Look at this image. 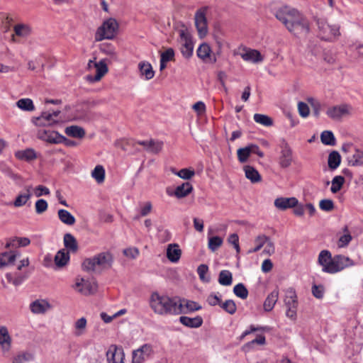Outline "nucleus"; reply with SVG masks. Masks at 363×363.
<instances>
[{
  "instance_id": "f03ea898",
  "label": "nucleus",
  "mask_w": 363,
  "mask_h": 363,
  "mask_svg": "<svg viewBox=\"0 0 363 363\" xmlns=\"http://www.w3.org/2000/svg\"><path fill=\"white\" fill-rule=\"evenodd\" d=\"M150 306L156 314L160 315H179L181 312L178 298H170L157 292L151 294Z\"/></svg>"
},
{
  "instance_id": "864d4df0",
  "label": "nucleus",
  "mask_w": 363,
  "mask_h": 363,
  "mask_svg": "<svg viewBox=\"0 0 363 363\" xmlns=\"http://www.w3.org/2000/svg\"><path fill=\"white\" fill-rule=\"evenodd\" d=\"M223 242V240L219 236H213L208 238V247L212 252L217 250Z\"/></svg>"
},
{
  "instance_id": "9d476101",
  "label": "nucleus",
  "mask_w": 363,
  "mask_h": 363,
  "mask_svg": "<svg viewBox=\"0 0 363 363\" xmlns=\"http://www.w3.org/2000/svg\"><path fill=\"white\" fill-rule=\"evenodd\" d=\"M74 289L84 296H89L96 292L98 284L94 279L77 278Z\"/></svg>"
},
{
  "instance_id": "ddd939ff",
  "label": "nucleus",
  "mask_w": 363,
  "mask_h": 363,
  "mask_svg": "<svg viewBox=\"0 0 363 363\" xmlns=\"http://www.w3.org/2000/svg\"><path fill=\"white\" fill-rule=\"evenodd\" d=\"M281 151L279 157V164L281 168L289 167L293 162V152L289 144L284 142L280 145Z\"/></svg>"
},
{
  "instance_id": "393cba45",
  "label": "nucleus",
  "mask_w": 363,
  "mask_h": 363,
  "mask_svg": "<svg viewBox=\"0 0 363 363\" xmlns=\"http://www.w3.org/2000/svg\"><path fill=\"white\" fill-rule=\"evenodd\" d=\"M32 186H26L24 187V192L18 194L13 201V205L16 208L23 206L30 200L32 196Z\"/></svg>"
},
{
  "instance_id": "c03bdc74",
  "label": "nucleus",
  "mask_w": 363,
  "mask_h": 363,
  "mask_svg": "<svg viewBox=\"0 0 363 363\" xmlns=\"http://www.w3.org/2000/svg\"><path fill=\"white\" fill-rule=\"evenodd\" d=\"M268 236L265 235H259L255 239V247L252 249L248 250L247 253L251 254L254 252H257L259 251L262 247L265 245V243L268 241Z\"/></svg>"
},
{
  "instance_id": "f257e3e1",
  "label": "nucleus",
  "mask_w": 363,
  "mask_h": 363,
  "mask_svg": "<svg viewBox=\"0 0 363 363\" xmlns=\"http://www.w3.org/2000/svg\"><path fill=\"white\" fill-rule=\"evenodd\" d=\"M275 17L290 33L296 35H306L310 32L308 19L295 9L289 6L281 7L276 11Z\"/></svg>"
},
{
  "instance_id": "0eeeda50",
  "label": "nucleus",
  "mask_w": 363,
  "mask_h": 363,
  "mask_svg": "<svg viewBox=\"0 0 363 363\" xmlns=\"http://www.w3.org/2000/svg\"><path fill=\"white\" fill-rule=\"evenodd\" d=\"M320 37L324 40H333L340 35V27L337 25H330L325 19L317 20Z\"/></svg>"
},
{
  "instance_id": "4c0bfd02",
  "label": "nucleus",
  "mask_w": 363,
  "mask_h": 363,
  "mask_svg": "<svg viewBox=\"0 0 363 363\" xmlns=\"http://www.w3.org/2000/svg\"><path fill=\"white\" fill-rule=\"evenodd\" d=\"M69 260V254L68 251L62 249L59 250L55 256V263L57 267H62L65 266Z\"/></svg>"
},
{
  "instance_id": "5fc2aeb1",
  "label": "nucleus",
  "mask_w": 363,
  "mask_h": 363,
  "mask_svg": "<svg viewBox=\"0 0 363 363\" xmlns=\"http://www.w3.org/2000/svg\"><path fill=\"white\" fill-rule=\"evenodd\" d=\"M33 359V355L30 352H21L17 354L13 363H28Z\"/></svg>"
},
{
  "instance_id": "bf43d9fd",
  "label": "nucleus",
  "mask_w": 363,
  "mask_h": 363,
  "mask_svg": "<svg viewBox=\"0 0 363 363\" xmlns=\"http://www.w3.org/2000/svg\"><path fill=\"white\" fill-rule=\"evenodd\" d=\"M208 267L206 264H201L197 268V272L200 279L203 282H208L210 277L207 276Z\"/></svg>"
},
{
  "instance_id": "e2e57ef3",
  "label": "nucleus",
  "mask_w": 363,
  "mask_h": 363,
  "mask_svg": "<svg viewBox=\"0 0 363 363\" xmlns=\"http://www.w3.org/2000/svg\"><path fill=\"white\" fill-rule=\"evenodd\" d=\"M177 175L183 179H190L195 175L194 169L184 168L178 171Z\"/></svg>"
},
{
  "instance_id": "9b49d317",
  "label": "nucleus",
  "mask_w": 363,
  "mask_h": 363,
  "mask_svg": "<svg viewBox=\"0 0 363 363\" xmlns=\"http://www.w3.org/2000/svg\"><path fill=\"white\" fill-rule=\"evenodd\" d=\"M234 55H240L243 60L253 63L260 62L263 60V57L258 50L245 47L239 48L234 52Z\"/></svg>"
},
{
  "instance_id": "6ab92c4d",
  "label": "nucleus",
  "mask_w": 363,
  "mask_h": 363,
  "mask_svg": "<svg viewBox=\"0 0 363 363\" xmlns=\"http://www.w3.org/2000/svg\"><path fill=\"white\" fill-rule=\"evenodd\" d=\"M106 357L108 363H123L124 353L122 349L111 345L106 352Z\"/></svg>"
},
{
  "instance_id": "f8f14e48",
  "label": "nucleus",
  "mask_w": 363,
  "mask_h": 363,
  "mask_svg": "<svg viewBox=\"0 0 363 363\" xmlns=\"http://www.w3.org/2000/svg\"><path fill=\"white\" fill-rule=\"evenodd\" d=\"M13 33L11 35V40L13 43H19L20 39H26L32 33V28L26 23H17L13 26Z\"/></svg>"
},
{
  "instance_id": "412c9836",
  "label": "nucleus",
  "mask_w": 363,
  "mask_h": 363,
  "mask_svg": "<svg viewBox=\"0 0 363 363\" xmlns=\"http://www.w3.org/2000/svg\"><path fill=\"white\" fill-rule=\"evenodd\" d=\"M38 138L44 141L52 144H58L63 142L65 137L55 131H39Z\"/></svg>"
},
{
  "instance_id": "3c124183",
  "label": "nucleus",
  "mask_w": 363,
  "mask_h": 363,
  "mask_svg": "<svg viewBox=\"0 0 363 363\" xmlns=\"http://www.w3.org/2000/svg\"><path fill=\"white\" fill-rule=\"evenodd\" d=\"M253 118L256 123L267 127L271 126L273 124L272 119L267 115L255 113Z\"/></svg>"
},
{
  "instance_id": "dca6fc26",
  "label": "nucleus",
  "mask_w": 363,
  "mask_h": 363,
  "mask_svg": "<svg viewBox=\"0 0 363 363\" xmlns=\"http://www.w3.org/2000/svg\"><path fill=\"white\" fill-rule=\"evenodd\" d=\"M94 67L96 69V74H89L86 77V81L90 83L100 81L108 71L105 60H101L96 64H94Z\"/></svg>"
},
{
  "instance_id": "13d9d810",
  "label": "nucleus",
  "mask_w": 363,
  "mask_h": 363,
  "mask_svg": "<svg viewBox=\"0 0 363 363\" xmlns=\"http://www.w3.org/2000/svg\"><path fill=\"white\" fill-rule=\"evenodd\" d=\"M220 307L227 313L230 315L234 314L236 312L237 306L233 300H227L223 303H221Z\"/></svg>"
},
{
  "instance_id": "aec40b11",
  "label": "nucleus",
  "mask_w": 363,
  "mask_h": 363,
  "mask_svg": "<svg viewBox=\"0 0 363 363\" xmlns=\"http://www.w3.org/2000/svg\"><path fill=\"white\" fill-rule=\"evenodd\" d=\"M137 143L143 146L144 149L152 154H158L163 147V142L155 140H140Z\"/></svg>"
},
{
  "instance_id": "6e6d98bb",
  "label": "nucleus",
  "mask_w": 363,
  "mask_h": 363,
  "mask_svg": "<svg viewBox=\"0 0 363 363\" xmlns=\"http://www.w3.org/2000/svg\"><path fill=\"white\" fill-rule=\"evenodd\" d=\"M234 294L242 299H245L248 296V291L243 284H238L234 286Z\"/></svg>"
},
{
  "instance_id": "c756f323",
  "label": "nucleus",
  "mask_w": 363,
  "mask_h": 363,
  "mask_svg": "<svg viewBox=\"0 0 363 363\" xmlns=\"http://www.w3.org/2000/svg\"><path fill=\"white\" fill-rule=\"evenodd\" d=\"M192 184L190 182H187L177 186L174 193L172 195H174L177 199H182L187 196L189 194L192 192Z\"/></svg>"
},
{
  "instance_id": "7ed1b4c3",
  "label": "nucleus",
  "mask_w": 363,
  "mask_h": 363,
  "mask_svg": "<svg viewBox=\"0 0 363 363\" xmlns=\"http://www.w3.org/2000/svg\"><path fill=\"white\" fill-rule=\"evenodd\" d=\"M113 257L110 252H102L92 257L86 258L82 263L84 271L91 272L98 270L107 269L111 267Z\"/></svg>"
},
{
  "instance_id": "2f4dec72",
  "label": "nucleus",
  "mask_w": 363,
  "mask_h": 363,
  "mask_svg": "<svg viewBox=\"0 0 363 363\" xmlns=\"http://www.w3.org/2000/svg\"><path fill=\"white\" fill-rule=\"evenodd\" d=\"M138 68L141 77L146 80H150L154 77L155 72L150 63L143 61L138 64Z\"/></svg>"
},
{
  "instance_id": "4468645a",
  "label": "nucleus",
  "mask_w": 363,
  "mask_h": 363,
  "mask_svg": "<svg viewBox=\"0 0 363 363\" xmlns=\"http://www.w3.org/2000/svg\"><path fill=\"white\" fill-rule=\"evenodd\" d=\"M332 274L342 271L346 267L354 265V262L348 257L338 255L333 257Z\"/></svg>"
},
{
  "instance_id": "49530a36",
  "label": "nucleus",
  "mask_w": 363,
  "mask_h": 363,
  "mask_svg": "<svg viewBox=\"0 0 363 363\" xmlns=\"http://www.w3.org/2000/svg\"><path fill=\"white\" fill-rule=\"evenodd\" d=\"M87 321L86 319L84 317L78 319L74 325V335L76 336L82 335L86 330Z\"/></svg>"
},
{
  "instance_id": "39448f33",
  "label": "nucleus",
  "mask_w": 363,
  "mask_h": 363,
  "mask_svg": "<svg viewBox=\"0 0 363 363\" xmlns=\"http://www.w3.org/2000/svg\"><path fill=\"white\" fill-rule=\"evenodd\" d=\"M177 32L179 34L177 42L180 46V51L184 57L189 59L192 56L194 51L191 34L184 24H182L178 27Z\"/></svg>"
},
{
  "instance_id": "58836bf2",
  "label": "nucleus",
  "mask_w": 363,
  "mask_h": 363,
  "mask_svg": "<svg viewBox=\"0 0 363 363\" xmlns=\"http://www.w3.org/2000/svg\"><path fill=\"white\" fill-rule=\"evenodd\" d=\"M245 177L252 183H257L261 181L262 177L257 169L250 165L244 167Z\"/></svg>"
},
{
  "instance_id": "6e6552de",
  "label": "nucleus",
  "mask_w": 363,
  "mask_h": 363,
  "mask_svg": "<svg viewBox=\"0 0 363 363\" xmlns=\"http://www.w3.org/2000/svg\"><path fill=\"white\" fill-rule=\"evenodd\" d=\"M206 12L207 7H202L196 11L194 16L195 26L200 38L206 37L208 32Z\"/></svg>"
},
{
  "instance_id": "a19ab883",
  "label": "nucleus",
  "mask_w": 363,
  "mask_h": 363,
  "mask_svg": "<svg viewBox=\"0 0 363 363\" xmlns=\"http://www.w3.org/2000/svg\"><path fill=\"white\" fill-rule=\"evenodd\" d=\"M340 162L341 156L340 153L336 150L332 151L328 155V167L332 170L336 169L340 166Z\"/></svg>"
},
{
  "instance_id": "2eb2a0df",
  "label": "nucleus",
  "mask_w": 363,
  "mask_h": 363,
  "mask_svg": "<svg viewBox=\"0 0 363 363\" xmlns=\"http://www.w3.org/2000/svg\"><path fill=\"white\" fill-rule=\"evenodd\" d=\"M153 352L152 347L149 344H145L139 349L133 352V363H142L149 358Z\"/></svg>"
},
{
  "instance_id": "c9c22d12",
  "label": "nucleus",
  "mask_w": 363,
  "mask_h": 363,
  "mask_svg": "<svg viewBox=\"0 0 363 363\" xmlns=\"http://www.w3.org/2000/svg\"><path fill=\"white\" fill-rule=\"evenodd\" d=\"M65 133L69 137L79 139L83 138L86 134L84 129L78 125L67 126L65 130Z\"/></svg>"
},
{
  "instance_id": "72a5a7b5",
  "label": "nucleus",
  "mask_w": 363,
  "mask_h": 363,
  "mask_svg": "<svg viewBox=\"0 0 363 363\" xmlns=\"http://www.w3.org/2000/svg\"><path fill=\"white\" fill-rule=\"evenodd\" d=\"M180 323L189 328H199L203 324V319L201 316L189 318L187 316H181L179 318Z\"/></svg>"
},
{
  "instance_id": "ea45409f",
  "label": "nucleus",
  "mask_w": 363,
  "mask_h": 363,
  "mask_svg": "<svg viewBox=\"0 0 363 363\" xmlns=\"http://www.w3.org/2000/svg\"><path fill=\"white\" fill-rule=\"evenodd\" d=\"M57 216L60 219V220L67 225H73L75 222L76 219L68 211L65 209H60L57 211Z\"/></svg>"
},
{
  "instance_id": "8fccbe9b",
  "label": "nucleus",
  "mask_w": 363,
  "mask_h": 363,
  "mask_svg": "<svg viewBox=\"0 0 363 363\" xmlns=\"http://www.w3.org/2000/svg\"><path fill=\"white\" fill-rule=\"evenodd\" d=\"M237 155L238 161L240 163L246 162L251 155L250 145H247L245 147L239 148L237 151Z\"/></svg>"
},
{
  "instance_id": "cd10ccee",
  "label": "nucleus",
  "mask_w": 363,
  "mask_h": 363,
  "mask_svg": "<svg viewBox=\"0 0 363 363\" xmlns=\"http://www.w3.org/2000/svg\"><path fill=\"white\" fill-rule=\"evenodd\" d=\"M50 308V304L43 299L35 300L30 304V309L35 314L45 313Z\"/></svg>"
},
{
  "instance_id": "603ef678",
  "label": "nucleus",
  "mask_w": 363,
  "mask_h": 363,
  "mask_svg": "<svg viewBox=\"0 0 363 363\" xmlns=\"http://www.w3.org/2000/svg\"><path fill=\"white\" fill-rule=\"evenodd\" d=\"M321 142L327 145H334L335 138L333 133L330 130H324L320 135Z\"/></svg>"
},
{
  "instance_id": "5701e85b",
  "label": "nucleus",
  "mask_w": 363,
  "mask_h": 363,
  "mask_svg": "<svg viewBox=\"0 0 363 363\" xmlns=\"http://www.w3.org/2000/svg\"><path fill=\"white\" fill-rule=\"evenodd\" d=\"M179 310L181 311L180 314L182 313H189L191 312H194L196 311H199L201 309V306L194 301L187 300V299H179Z\"/></svg>"
},
{
  "instance_id": "473e14b6",
  "label": "nucleus",
  "mask_w": 363,
  "mask_h": 363,
  "mask_svg": "<svg viewBox=\"0 0 363 363\" xmlns=\"http://www.w3.org/2000/svg\"><path fill=\"white\" fill-rule=\"evenodd\" d=\"M15 157L20 160L30 162L35 160L37 155L35 151L33 149L27 148L26 150L16 151L15 152Z\"/></svg>"
},
{
  "instance_id": "c85d7f7f",
  "label": "nucleus",
  "mask_w": 363,
  "mask_h": 363,
  "mask_svg": "<svg viewBox=\"0 0 363 363\" xmlns=\"http://www.w3.org/2000/svg\"><path fill=\"white\" fill-rule=\"evenodd\" d=\"M182 255V251L177 244H169L167 247V257L172 262H177Z\"/></svg>"
},
{
  "instance_id": "423d86ee",
  "label": "nucleus",
  "mask_w": 363,
  "mask_h": 363,
  "mask_svg": "<svg viewBox=\"0 0 363 363\" xmlns=\"http://www.w3.org/2000/svg\"><path fill=\"white\" fill-rule=\"evenodd\" d=\"M343 153L346 154V160L350 166L358 167L363 165V150L354 146L352 143H345L341 147Z\"/></svg>"
},
{
  "instance_id": "338daca9",
  "label": "nucleus",
  "mask_w": 363,
  "mask_h": 363,
  "mask_svg": "<svg viewBox=\"0 0 363 363\" xmlns=\"http://www.w3.org/2000/svg\"><path fill=\"white\" fill-rule=\"evenodd\" d=\"M265 247L262 251V253L267 255H272L275 252L274 243L268 238V241L265 243Z\"/></svg>"
},
{
  "instance_id": "b1692460",
  "label": "nucleus",
  "mask_w": 363,
  "mask_h": 363,
  "mask_svg": "<svg viewBox=\"0 0 363 363\" xmlns=\"http://www.w3.org/2000/svg\"><path fill=\"white\" fill-rule=\"evenodd\" d=\"M99 50L109 57L110 61H118V54L116 47L111 43H103L99 45Z\"/></svg>"
},
{
  "instance_id": "f704fd0d",
  "label": "nucleus",
  "mask_w": 363,
  "mask_h": 363,
  "mask_svg": "<svg viewBox=\"0 0 363 363\" xmlns=\"http://www.w3.org/2000/svg\"><path fill=\"white\" fill-rule=\"evenodd\" d=\"M279 298V291L274 289L266 298L264 302V309L265 311H271Z\"/></svg>"
},
{
  "instance_id": "20e7f679",
  "label": "nucleus",
  "mask_w": 363,
  "mask_h": 363,
  "mask_svg": "<svg viewBox=\"0 0 363 363\" xmlns=\"http://www.w3.org/2000/svg\"><path fill=\"white\" fill-rule=\"evenodd\" d=\"M119 25L113 18H109L96 29L94 34V40L100 42L103 40H113L118 33Z\"/></svg>"
},
{
  "instance_id": "de8ad7c7",
  "label": "nucleus",
  "mask_w": 363,
  "mask_h": 363,
  "mask_svg": "<svg viewBox=\"0 0 363 363\" xmlns=\"http://www.w3.org/2000/svg\"><path fill=\"white\" fill-rule=\"evenodd\" d=\"M233 281L232 273L228 270H222L218 277V282L223 286H230Z\"/></svg>"
},
{
  "instance_id": "680f3d73",
  "label": "nucleus",
  "mask_w": 363,
  "mask_h": 363,
  "mask_svg": "<svg viewBox=\"0 0 363 363\" xmlns=\"http://www.w3.org/2000/svg\"><path fill=\"white\" fill-rule=\"evenodd\" d=\"M319 207L324 211L330 212L334 209L335 205L331 199H323L319 203Z\"/></svg>"
},
{
  "instance_id": "774afa93",
  "label": "nucleus",
  "mask_w": 363,
  "mask_h": 363,
  "mask_svg": "<svg viewBox=\"0 0 363 363\" xmlns=\"http://www.w3.org/2000/svg\"><path fill=\"white\" fill-rule=\"evenodd\" d=\"M192 108L196 112L199 116L203 115L206 112V105L203 101H198L195 103Z\"/></svg>"
},
{
  "instance_id": "37998d69",
  "label": "nucleus",
  "mask_w": 363,
  "mask_h": 363,
  "mask_svg": "<svg viewBox=\"0 0 363 363\" xmlns=\"http://www.w3.org/2000/svg\"><path fill=\"white\" fill-rule=\"evenodd\" d=\"M16 106L18 108L24 111H33L35 110V106L30 99H21L16 101Z\"/></svg>"
},
{
  "instance_id": "f3484780",
  "label": "nucleus",
  "mask_w": 363,
  "mask_h": 363,
  "mask_svg": "<svg viewBox=\"0 0 363 363\" xmlns=\"http://www.w3.org/2000/svg\"><path fill=\"white\" fill-rule=\"evenodd\" d=\"M60 113V111L43 112L40 116L36 118L35 124L40 126L52 125L58 121L57 117Z\"/></svg>"
},
{
  "instance_id": "4be33fe9",
  "label": "nucleus",
  "mask_w": 363,
  "mask_h": 363,
  "mask_svg": "<svg viewBox=\"0 0 363 363\" xmlns=\"http://www.w3.org/2000/svg\"><path fill=\"white\" fill-rule=\"evenodd\" d=\"M274 206L281 211L294 208L298 204V199L295 197H279L274 200Z\"/></svg>"
},
{
  "instance_id": "79ce46f5",
  "label": "nucleus",
  "mask_w": 363,
  "mask_h": 363,
  "mask_svg": "<svg viewBox=\"0 0 363 363\" xmlns=\"http://www.w3.org/2000/svg\"><path fill=\"white\" fill-rule=\"evenodd\" d=\"M64 245L67 250L74 252L78 249L77 240L70 233H66L64 235Z\"/></svg>"
},
{
  "instance_id": "0e129e2a",
  "label": "nucleus",
  "mask_w": 363,
  "mask_h": 363,
  "mask_svg": "<svg viewBox=\"0 0 363 363\" xmlns=\"http://www.w3.org/2000/svg\"><path fill=\"white\" fill-rule=\"evenodd\" d=\"M48 204L44 199H38L35 204V212L38 214H42L47 211Z\"/></svg>"
},
{
  "instance_id": "052dcab7",
  "label": "nucleus",
  "mask_w": 363,
  "mask_h": 363,
  "mask_svg": "<svg viewBox=\"0 0 363 363\" xmlns=\"http://www.w3.org/2000/svg\"><path fill=\"white\" fill-rule=\"evenodd\" d=\"M291 298V306L287 308L286 315L288 318H291V320H295L296 318L297 301H295L294 296H293Z\"/></svg>"
},
{
  "instance_id": "a18cd8bd",
  "label": "nucleus",
  "mask_w": 363,
  "mask_h": 363,
  "mask_svg": "<svg viewBox=\"0 0 363 363\" xmlns=\"http://www.w3.org/2000/svg\"><path fill=\"white\" fill-rule=\"evenodd\" d=\"M91 177L96 181L97 183L101 184L105 179V169L102 165H96L94 170L91 172Z\"/></svg>"
},
{
  "instance_id": "1a4fd4ad",
  "label": "nucleus",
  "mask_w": 363,
  "mask_h": 363,
  "mask_svg": "<svg viewBox=\"0 0 363 363\" xmlns=\"http://www.w3.org/2000/svg\"><path fill=\"white\" fill-rule=\"evenodd\" d=\"M352 107L347 104L329 107L326 111L327 116L334 121H341L342 118L347 117L352 113Z\"/></svg>"
},
{
  "instance_id": "4d7b16f0",
  "label": "nucleus",
  "mask_w": 363,
  "mask_h": 363,
  "mask_svg": "<svg viewBox=\"0 0 363 363\" xmlns=\"http://www.w3.org/2000/svg\"><path fill=\"white\" fill-rule=\"evenodd\" d=\"M344 232L345 233L344 235L340 237L338 240V246L340 247H345L348 245V244L352 240V236L349 233L348 228L347 226L344 228Z\"/></svg>"
},
{
  "instance_id": "a878e982",
  "label": "nucleus",
  "mask_w": 363,
  "mask_h": 363,
  "mask_svg": "<svg viewBox=\"0 0 363 363\" xmlns=\"http://www.w3.org/2000/svg\"><path fill=\"white\" fill-rule=\"evenodd\" d=\"M12 339L6 326H0V346L4 352H8L11 347Z\"/></svg>"
},
{
  "instance_id": "a211bd4d",
  "label": "nucleus",
  "mask_w": 363,
  "mask_h": 363,
  "mask_svg": "<svg viewBox=\"0 0 363 363\" xmlns=\"http://www.w3.org/2000/svg\"><path fill=\"white\" fill-rule=\"evenodd\" d=\"M318 262L324 272L332 274L330 269L333 268V257L328 250H324L320 252Z\"/></svg>"
},
{
  "instance_id": "bb28decb",
  "label": "nucleus",
  "mask_w": 363,
  "mask_h": 363,
  "mask_svg": "<svg viewBox=\"0 0 363 363\" xmlns=\"http://www.w3.org/2000/svg\"><path fill=\"white\" fill-rule=\"evenodd\" d=\"M196 52L197 56L204 62H216V58L215 57H211V48L207 43H202L200 45Z\"/></svg>"
},
{
  "instance_id": "7c9ffc66",
  "label": "nucleus",
  "mask_w": 363,
  "mask_h": 363,
  "mask_svg": "<svg viewBox=\"0 0 363 363\" xmlns=\"http://www.w3.org/2000/svg\"><path fill=\"white\" fill-rule=\"evenodd\" d=\"M19 254L16 252L10 251L0 254V268L9 265H12Z\"/></svg>"
},
{
  "instance_id": "69168bd1",
  "label": "nucleus",
  "mask_w": 363,
  "mask_h": 363,
  "mask_svg": "<svg viewBox=\"0 0 363 363\" xmlns=\"http://www.w3.org/2000/svg\"><path fill=\"white\" fill-rule=\"evenodd\" d=\"M160 60L168 62L169 61H174V50L169 48L167 49L164 52L161 54V58Z\"/></svg>"
},
{
  "instance_id": "e433bc0d",
  "label": "nucleus",
  "mask_w": 363,
  "mask_h": 363,
  "mask_svg": "<svg viewBox=\"0 0 363 363\" xmlns=\"http://www.w3.org/2000/svg\"><path fill=\"white\" fill-rule=\"evenodd\" d=\"M322 51V48L320 46L315 44H311L308 48L306 57L311 62H314L320 58Z\"/></svg>"
},
{
  "instance_id": "09e8293b",
  "label": "nucleus",
  "mask_w": 363,
  "mask_h": 363,
  "mask_svg": "<svg viewBox=\"0 0 363 363\" xmlns=\"http://www.w3.org/2000/svg\"><path fill=\"white\" fill-rule=\"evenodd\" d=\"M345 181V178L342 176H335L331 182V192L333 194L337 193L342 189Z\"/></svg>"
}]
</instances>
